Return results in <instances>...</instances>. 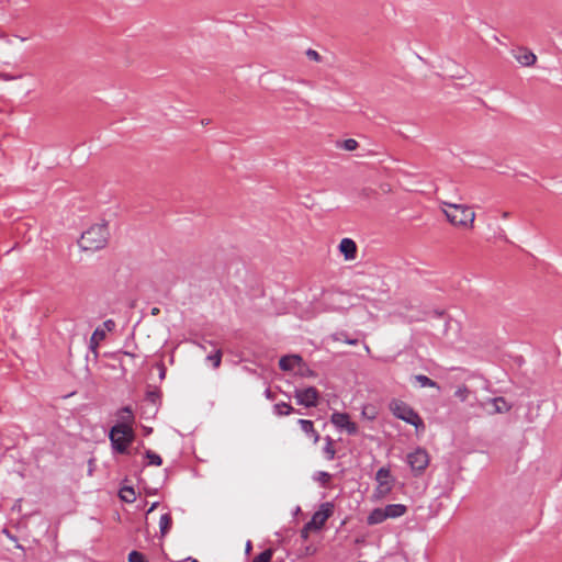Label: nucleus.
<instances>
[{
  "instance_id": "c9c22d12",
  "label": "nucleus",
  "mask_w": 562,
  "mask_h": 562,
  "mask_svg": "<svg viewBox=\"0 0 562 562\" xmlns=\"http://www.w3.org/2000/svg\"><path fill=\"white\" fill-rule=\"evenodd\" d=\"M156 507H157V503H153L147 513L148 514L151 513Z\"/></svg>"
},
{
  "instance_id": "79ce46f5",
  "label": "nucleus",
  "mask_w": 562,
  "mask_h": 562,
  "mask_svg": "<svg viewBox=\"0 0 562 562\" xmlns=\"http://www.w3.org/2000/svg\"><path fill=\"white\" fill-rule=\"evenodd\" d=\"M190 562H198L195 559H192Z\"/></svg>"
},
{
  "instance_id": "c756f323",
  "label": "nucleus",
  "mask_w": 562,
  "mask_h": 562,
  "mask_svg": "<svg viewBox=\"0 0 562 562\" xmlns=\"http://www.w3.org/2000/svg\"><path fill=\"white\" fill-rule=\"evenodd\" d=\"M297 374H300L301 376H315L314 371L308 369L303 362L301 367L297 368Z\"/></svg>"
},
{
  "instance_id": "6e6552de",
  "label": "nucleus",
  "mask_w": 562,
  "mask_h": 562,
  "mask_svg": "<svg viewBox=\"0 0 562 562\" xmlns=\"http://www.w3.org/2000/svg\"><path fill=\"white\" fill-rule=\"evenodd\" d=\"M333 515V505L330 503L322 504L321 508L314 513L312 519L306 524V529L319 530L327 519Z\"/></svg>"
},
{
  "instance_id": "1a4fd4ad",
  "label": "nucleus",
  "mask_w": 562,
  "mask_h": 562,
  "mask_svg": "<svg viewBox=\"0 0 562 562\" xmlns=\"http://www.w3.org/2000/svg\"><path fill=\"white\" fill-rule=\"evenodd\" d=\"M294 397L300 405L315 407L318 404L319 393L314 386H308L295 390Z\"/></svg>"
},
{
  "instance_id": "a19ab883",
  "label": "nucleus",
  "mask_w": 562,
  "mask_h": 562,
  "mask_svg": "<svg viewBox=\"0 0 562 562\" xmlns=\"http://www.w3.org/2000/svg\"><path fill=\"white\" fill-rule=\"evenodd\" d=\"M366 351L370 352V348L368 346H366Z\"/></svg>"
},
{
  "instance_id": "7ed1b4c3",
  "label": "nucleus",
  "mask_w": 562,
  "mask_h": 562,
  "mask_svg": "<svg viewBox=\"0 0 562 562\" xmlns=\"http://www.w3.org/2000/svg\"><path fill=\"white\" fill-rule=\"evenodd\" d=\"M389 408L396 418L413 425L417 430L425 428L420 416L405 402L400 400H392L389 404Z\"/></svg>"
},
{
  "instance_id": "f8f14e48",
  "label": "nucleus",
  "mask_w": 562,
  "mask_h": 562,
  "mask_svg": "<svg viewBox=\"0 0 562 562\" xmlns=\"http://www.w3.org/2000/svg\"><path fill=\"white\" fill-rule=\"evenodd\" d=\"M119 423L115 426L121 428H133L135 422L134 413L131 406H124L117 412Z\"/></svg>"
},
{
  "instance_id": "b1692460",
  "label": "nucleus",
  "mask_w": 562,
  "mask_h": 562,
  "mask_svg": "<svg viewBox=\"0 0 562 562\" xmlns=\"http://www.w3.org/2000/svg\"><path fill=\"white\" fill-rule=\"evenodd\" d=\"M337 146L344 150L352 151L356 150L359 146L358 142L353 138L345 139L337 144Z\"/></svg>"
},
{
  "instance_id": "dca6fc26",
  "label": "nucleus",
  "mask_w": 562,
  "mask_h": 562,
  "mask_svg": "<svg viewBox=\"0 0 562 562\" xmlns=\"http://www.w3.org/2000/svg\"><path fill=\"white\" fill-rule=\"evenodd\" d=\"M488 404L492 406V409L490 411L491 414L507 413L512 408L503 397L491 398Z\"/></svg>"
},
{
  "instance_id": "f3484780",
  "label": "nucleus",
  "mask_w": 562,
  "mask_h": 562,
  "mask_svg": "<svg viewBox=\"0 0 562 562\" xmlns=\"http://www.w3.org/2000/svg\"><path fill=\"white\" fill-rule=\"evenodd\" d=\"M299 425L301 426V429L313 439L314 443H317L319 441V434L314 427V424L312 420L308 419H299Z\"/></svg>"
},
{
  "instance_id": "aec40b11",
  "label": "nucleus",
  "mask_w": 562,
  "mask_h": 562,
  "mask_svg": "<svg viewBox=\"0 0 562 562\" xmlns=\"http://www.w3.org/2000/svg\"><path fill=\"white\" fill-rule=\"evenodd\" d=\"M414 380L419 384L420 387H436L439 389V385L434 380L429 379L424 374H417L414 376Z\"/></svg>"
},
{
  "instance_id": "c85d7f7f",
  "label": "nucleus",
  "mask_w": 562,
  "mask_h": 562,
  "mask_svg": "<svg viewBox=\"0 0 562 562\" xmlns=\"http://www.w3.org/2000/svg\"><path fill=\"white\" fill-rule=\"evenodd\" d=\"M128 562H147L144 554L138 551H132L128 554Z\"/></svg>"
},
{
  "instance_id": "a878e982",
  "label": "nucleus",
  "mask_w": 562,
  "mask_h": 562,
  "mask_svg": "<svg viewBox=\"0 0 562 562\" xmlns=\"http://www.w3.org/2000/svg\"><path fill=\"white\" fill-rule=\"evenodd\" d=\"M315 479L323 485V486H326L330 479H331V475L328 473V472H325V471H319L316 473V476Z\"/></svg>"
},
{
  "instance_id": "a211bd4d",
  "label": "nucleus",
  "mask_w": 562,
  "mask_h": 562,
  "mask_svg": "<svg viewBox=\"0 0 562 562\" xmlns=\"http://www.w3.org/2000/svg\"><path fill=\"white\" fill-rule=\"evenodd\" d=\"M171 526H172V518H171L170 514L161 515V517L159 519V529H160V533L162 537L169 532V530L171 529Z\"/></svg>"
},
{
  "instance_id": "f257e3e1",
  "label": "nucleus",
  "mask_w": 562,
  "mask_h": 562,
  "mask_svg": "<svg viewBox=\"0 0 562 562\" xmlns=\"http://www.w3.org/2000/svg\"><path fill=\"white\" fill-rule=\"evenodd\" d=\"M442 212L448 222L460 228H473L475 213L465 204L441 202Z\"/></svg>"
},
{
  "instance_id": "e433bc0d",
  "label": "nucleus",
  "mask_w": 562,
  "mask_h": 562,
  "mask_svg": "<svg viewBox=\"0 0 562 562\" xmlns=\"http://www.w3.org/2000/svg\"><path fill=\"white\" fill-rule=\"evenodd\" d=\"M250 550H251V542H250V541H248V542L246 543V552L248 553Z\"/></svg>"
},
{
  "instance_id": "cd10ccee",
  "label": "nucleus",
  "mask_w": 562,
  "mask_h": 562,
  "mask_svg": "<svg viewBox=\"0 0 562 562\" xmlns=\"http://www.w3.org/2000/svg\"><path fill=\"white\" fill-rule=\"evenodd\" d=\"M334 340H337V341H345L346 344L348 345H357L358 344V339H349L346 337V335L344 333H338V334H335L333 336Z\"/></svg>"
},
{
  "instance_id": "ea45409f",
  "label": "nucleus",
  "mask_w": 562,
  "mask_h": 562,
  "mask_svg": "<svg viewBox=\"0 0 562 562\" xmlns=\"http://www.w3.org/2000/svg\"><path fill=\"white\" fill-rule=\"evenodd\" d=\"M158 312H159V310H158V308H154V310H153V314H154V315L158 314Z\"/></svg>"
},
{
  "instance_id": "20e7f679",
  "label": "nucleus",
  "mask_w": 562,
  "mask_h": 562,
  "mask_svg": "<svg viewBox=\"0 0 562 562\" xmlns=\"http://www.w3.org/2000/svg\"><path fill=\"white\" fill-rule=\"evenodd\" d=\"M407 513V506L403 504H390L385 507L374 508L368 516V525H379L386 519H396Z\"/></svg>"
},
{
  "instance_id": "4468645a",
  "label": "nucleus",
  "mask_w": 562,
  "mask_h": 562,
  "mask_svg": "<svg viewBox=\"0 0 562 562\" xmlns=\"http://www.w3.org/2000/svg\"><path fill=\"white\" fill-rule=\"evenodd\" d=\"M515 59L522 66L529 67L532 66L536 60L537 56L527 48H519L515 53Z\"/></svg>"
},
{
  "instance_id": "6ab92c4d",
  "label": "nucleus",
  "mask_w": 562,
  "mask_h": 562,
  "mask_svg": "<svg viewBox=\"0 0 562 562\" xmlns=\"http://www.w3.org/2000/svg\"><path fill=\"white\" fill-rule=\"evenodd\" d=\"M294 411V408L285 403V402H281V403H277L274 406H273V412L276 415L278 416H288L290 415L292 412Z\"/></svg>"
},
{
  "instance_id": "393cba45",
  "label": "nucleus",
  "mask_w": 562,
  "mask_h": 562,
  "mask_svg": "<svg viewBox=\"0 0 562 562\" xmlns=\"http://www.w3.org/2000/svg\"><path fill=\"white\" fill-rule=\"evenodd\" d=\"M146 458L148 460V464L150 465H161L162 463V460L160 458V456H158L157 453L150 451V450H147L146 451Z\"/></svg>"
},
{
  "instance_id": "4be33fe9",
  "label": "nucleus",
  "mask_w": 562,
  "mask_h": 562,
  "mask_svg": "<svg viewBox=\"0 0 562 562\" xmlns=\"http://www.w3.org/2000/svg\"><path fill=\"white\" fill-rule=\"evenodd\" d=\"M325 441H326V445L324 447V453H325V457L327 460H334L335 458V454H336V450H335V447H334V440L327 436L325 438Z\"/></svg>"
},
{
  "instance_id": "ddd939ff",
  "label": "nucleus",
  "mask_w": 562,
  "mask_h": 562,
  "mask_svg": "<svg viewBox=\"0 0 562 562\" xmlns=\"http://www.w3.org/2000/svg\"><path fill=\"white\" fill-rule=\"evenodd\" d=\"M302 357L299 355H289L283 356L279 360V367L283 371H293L294 369L301 367Z\"/></svg>"
},
{
  "instance_id": "2f4dec72",
  "label": "nucleus",
  "mask_w": 562,
  "mask_h": 562,
  "mask_svg": "<svg viewBox=\"0 0 562 562\" xmlns=\"http://www.w3.org/2000/svg\"><path fill=\"white\" fill-rule=\"evenodd\" d=\"M469 390L467 386H461L456 391V396L461 401H465L468 397Z\"/></svg>"
},
{
  "instance_id": "5701e85b",
  "label": "nucleus",
  "mask_w": 562,
  "mask_h": 562,
  "mask_svg": "<svg viewBox=\"0 0 562 562\" xmlns=\"http://www.w3.org/2000/svg\"><path fill=\"white\" fill-rule=\"evenodd\" d=\"M120 497L126 503H133L136 499L135 492L132 487L125 486L120 490Z\"/></svg>"
},
{
  "instance_id": "0eeeda50",
  "label": "nucleus",
  "mask_w": 562,
  "mask_h": 562,
  "mask_svg": "<svg viewBox=\"0 0 562 562\" xmlns=\"http://www.w3.org/2000/svg\"><path fill=\"white\" fill-rule=\"evenodd\" d=\"M407 463L415 475L422 474L429 464V456L425 449L417 448L406 457Z\"/></svg>"
},
{
  "instance_id": "473e14b6",
  "label": "nucleus",
  "mask_w": 562,
  "mask_h": 562,
  "mask_svg": "<svg viewBox=\"0 0 562 562\" xmlns=\"http://www.w3.org/2000/svg\"><path fill=\"white\" fill-rule=\"evenodd\" d=\"M101 328L105 329V333L112 331L115 328V322L113 319H106L103 322Z\"/></svg>"
},
{
  "instance_id": "2eb2a0df",
  "label": "nucleus",
  "mask_w": 562,
  "mask_h": 562,
  "mask_svg": "<svg viewBox=\"0 0 562 562\" xmlns=\"http://www.w3.org/2000/svg\"><path fill=\"white\" fill-rule=\"evenodd\" d=\"M105 329L101 328V327H97L94 329V331L92 333L91 337H90V341H89V348L90 350L97 355L98 352V348L101 344V341H103L105 339Z\"/></svg>"
},
{
  "instance_id": "423d86ee",
  "label": "nucleus",
  "mask_w": 562,
  "mask_h": 562,
  "mask_svg": "<svg viewBox=\"0 0 562 562\" xmlns=\"http://www.w3.org/2000/svg\"><path fill=\"white\" fill-rule=\"evenodd\" d=\"M109 438L115 451L124 453L127 447L134 440L133 428H121V426H113L110 430Z\"/></svg>"
},
{
  "instance_id": "9d476101",
  "label": "nucleus",
  "mask_w": 562,
  "mask_h": 562,
  "mask_svg": "<svg viewBox=\"0 0 562 562\" xmlns=\"http://www.w3.org/2000/svg\"><path fill=\"white\" fill-rule=\"evenodd\" d=\"M330 423L339 429H345L349 435H356L358 432V426L356 423L350 420L347 413H333L330 416Z\"/></svg>"
},
{
  "instance_id": "58836bf2",
  "label": "nucleus",
  "mask_w": 562,
  "mask_h": 562,
  "mask_svg": "<svg viewBox=\"0 0 562 562\" xmlns=\"http://www.w3.org/2000/svg\"><path fill=\"white\" fill-rule=\"evenodd\" d=\"M502 217L503 218H508L509 217V212H503Z\"/></svg>"
},
{
  "instance_id": "72a5a7b5",
  "label": "nucleus",
  "mask_w": 562,
  "mask_h": 562,
  "mask_svg": "<svg viewBox=\"0 0 562 562\" xmlns=\"http://www.w3.org/2000/svg\"><path fill=\"white\" fill-rule=\"evenodd\" d=\"M312 529H306V525L304 526V528L302 529V538L304 539H307L308 538V532L311 531Z\"/></svg>"
},
{
  "instance_id": "bb28decb",
  "label": "nucleus",
  "mask_w": 562,
  "mask_h": 562,
  "mask_svg": "<svg viewBox=\"0 0 562 562\" xmlns=\"http://www.w3.org/2000/svg\"><path fill=\"white\" fill-rule=\"evenodd\" d=\"M209 361L212 362L213 367L216 369L221 366L222 361V351L217 350L214 355H210L206 358Z\"/></svg>"
},
{
  "instance_id": "4c0bfd02",
  "label": "nucleus",
  "mask_w": 562,
  "mask_h": 562,
  "mask_svg": "<svg viewBox=\"0 0 562 562\" xmlns=\"http://www.w3.org/2000/svg\"><path fill=\"white\" fill-rule=\"evenodd\" d=\"M266 396H267L269 400H272V398H273V396H272V394H271L270 390H267V391H266Z\"/></svg>"
},
{
  "instance_id": "39448f33",
  "label": "nucleus",
  "mask_w": 562,
  "mask_h": 562,
  "mask_svg": "<svg viewBox=\"0 0 562 562\" xmlns=\"http://www.w3.org/2000/svg\"><path fill=\"white\" fill-rule=\"evenodd\" d=\"M376 486L372 493V501L380 502L384 499L393 490L395 479L389 468H380L375 473Z\"/></svg>"
},
{
  "instance_id": "f704fd0d",
  "label": "nucleus",
  "mask_w": 562,
  "mask_h": 562,
  "mask_svg": "<svg viewBox=\"0 0 562 562\" xmlns=\"http://www.w3.org/2000/svg\"><path fill=\"white\" fill-rule=\"evenodd\" d=\"M2 78H3L4 80H12L14 77H12V76H10V75H7V74H4V75H2Z\"/></svg>"
},
{
  "instance_id": "412c9836",
  "label": "nucleus",
  "mask_w": 562,
  "mask_h": 562,
  "mask_svg": "<svg viewBox=\"0 0 562 562\" xmlns=\"http://www.w3.org/2000/svg\"><path fill=\"white\" fill-rule=\"evenodd\" d=\"M361 416L369 420H374L378 416V409L372 404L363 405L361 409Z\"/></svg>"
},
{
  "instance_id": "9b49d317",
  "label": "nucleus",
  "mask_w": 562,
  "mask_h": 562,
  "mask_svg": "<svg viewBox=\"0 0 562 562\" xmlns=\"http://www.w3.org/2000/svg\"><path fill=\"white\" fill-rule=\"evenodd\" d=\"M339 251L348 261L355 260L357 257V244L351 238H342L339 243Z\"/></svg>"
},
{
  "instance_id": "7c9ffc66",
  "label": "nucleus",
  "mask_w": 562,
  "mask_h": 562,
  "mask_svg": "<svg viewBox=\"0 0 562 562\" xmlns=\"http://www.w3.org/2000/svg\"><path fill=\"white\" fill-rule=\"evenodd\" d=\"M306 56L313 60V61H316V63H319L322 60V56L314 49H307L306 50Z\"/></svg>"
},
{
  "instance_id": "f03ea898",
  "label": "nucleus",
  "mask_w": 562,
  "mask_h": 562,
  "mask_svg": "<svg viewBox=\"0 0 562 562\" xmlns=\"http://www.w3.org/2000/svg\"><path fill=\"white\" fill-rule=\"evenodd\" d=\"M108 240V226L104 224H95L82 233L79 239V246L85 251H97L105 247Z\"/></svg>"
}]
</instances>
